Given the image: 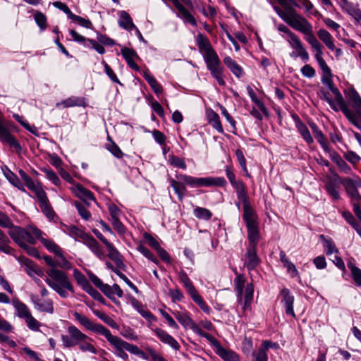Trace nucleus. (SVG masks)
<instances>
[{"mask_svg": "<svg viewBox=\"0 0 361 361\" xmlns=\"http://www.w3.org/2000/svg\"><path fill=\"white\" fill-rule=\"evenodd\" d=\"M277 15L295 30L302 33L305 40L310 44L313 51L317 53L323 49V46L317 40L313 33L312 24L302 16L298 13L296 10H290L289 14L282 12L281 8L273 6Z\"/></svg>", "mask_w": 361, "mask_h": 361, "instance_id": "f257e3e1", "label": "nucleus"}, {"mask_svg": "<svg viewBox=\"0 0 361 361\" xmlns=\"http://www.w3.org/2000/svg\"><path fill=\"white\" fill-rule=\"evenodd\" d=\"M105 338L115 349V355L124 360H127L128 359V355L126 353V350H127L130 353L137 355L145 360L166 361L161 354L157 352L149 345H146L145 347V349L147 351V353H145L137 345L129 343L118 336H113L110 331L107 335H106Z\"/></svg>", "mask_w": 361, "mask_h": 361, "instance_id": "f03ea898", "label": "nucleus"}, {"mask_svg": "<svg viewBox=\"0 0 361 361\" xmlns=\"http://www.w3.org/2000/svg\"><path fill=\"white\" fill-rule=\"evenodd\" d=\"M47 274L49 277L45 279V282L61 298L68 297L66 290L74 293L73 286L66 272L58 269H49L47 271Z\"/></svg>", "mask_w": 361, "mask_h": 361, "instance_id": "7ed1b4c3", "label": "nucleus"}, {"mask_svg": "<svg viewBox=\"0 0 361 361\" xmlns=\"http://www.w3.org/2000/svg\"><path fill=\"white\" fill-rule=\"evenodd\" d=\"M69 32L75 42L80 44H82L85 47L92 48L94 49L99 54H104L105 53L104 48L100 44L110 47H112L116 44L115 41L113 39L101 33L97 34V41H96L94 39L85 38L84 36L80 35L74 30H71Z\"/></svg>", "mask_w": 361, "mask_h": 361, "instance_id": "20e7f679", "label": "nucleus"}, {"mask_svg": "<svg viewBox=\"0 0 361 361\" xmlns=\"http://www.w3.org/2000/svg\"><path fill=\"white\" fill-rule=\"evenodd\" d=\"M338 179L339 183L343 185L346 192L350 197L355 214L361 221V209L360 205L361 195L357 190V188H361V179L360 178H356L355 179L350 178H338Z\"/></svg>", "mask_w": 361, "mask_h": 361, "instance_id": "39448f33", "label": "nucleus"}, {"mask_svg": "<svg viewBox=\"0 0 361 361\" xmlns=\"http://www.w3.org/2000/svg\"><path fill=\"white\" fill-rule=\"evenodd\" d=\"M245 279L244 276L236 273V277L234 279V287L238 298V302L243 305L244 312L250 308L254 293L252 283H247L245 287Z\"/></svg>", "mask_w": 361, "mask_h": 361, "instance_id": "423d86ee", "label": "nucleus"}, {"mask_svg": "<svg viewBox=\"0 0 361 361\" xmlns=\"http://www.w3.org/2000/svg\"><path fill=\"white\" fill-rule=\"evenodd\" d=\"M314 58L318 63L319 68L322 71V82L327 87L334 95H337L341 99V92L334 85L332 80V73L331 68L326 64L323 59V50L317 51L314 54Z\"/></svg>", "mask_w": 361, "mask_h": 361, "instance_id": "0eeeda50", "label": "nucleus"}, {"mask_svg": "<svg viewBox=\"0 0 361 361\" xmlns=\"http://www.w3.org/2000/svg\"><path fill=\"white\" fill-rule=\"evenodd\" d=\"M335 99H331L329 97H326V102L329 103L330 106L336 111L339 110L342 111L348 121L355 126H358V118L355 114V111L350 109L345 104V102L341 94V99H338L337 95H334Z\"/></svg>", "mask_w": 361, "mask_h": 361, "instance_id": "6e6552de", "label": "nucleus"}, {"mask_svg": "<svg viewBox=\"0 0 361 361\" xmlns=\"http://www.w3.org/2000/svg\"><path fill=\"white\" fill-rule=\"evenodd\" d=\"M8 235L19 247L25 246V243L34 245L36 243L35 238L28 231L13 224L9 228Z\"/></svg>", "mask_w": 361, "mask_h": 361, "instance_id": "1a4fd4ad", "label": "nucleus"}, {"mask_svg": "<svg viewBox=\"0 0 361 361\" xmlns=\"http://www.w3.org/2000/svg\"><path fill=\"white\" fill-rule=\"evenodd\" d=\"M67 331L68 335L61 336L63 345L66 348H72L78 345L85 339H90V337L73 325L69 326Z\"/></svg>", "mask_w": 361, "mask_h": 361, "instance_id": "9d476101", "label": "nucleus"}, {"mask_svg": "<svg viewBox=\"0 0 361 361\" xmlns=\"http://www.w3.org/2000/svg\"><path fill=\"white\" fill-rule=\"evenodd\" d=\"M173 6L178 11V16L181 18L185 23H188L193 26L197 25V21L190 11L183 6L185 4L190 8H193V4L191 0H171Z\"/></svg>", "mask_w": 361, "mask_h": 361, "instance_id": "9b49d317", "label": "nucleus"}, {"mask_svg": "<svg viewBox=\"0 0 361 361\" xmlns=\"http://www.w3.org/2000/svg\"><path fill=\"white\" fill-rule=\"evenodd\" d=\"M73 316L75 319L87 330L99 334L104 336H106V335H107L110 331L103 325L94 323L88 317L78 312H75L73 313Z\"/></svg>", "mask_w": 361, "mask_h": 361, "instance_id": "f8f14e48", "label": "nucleus"}, {"mask_svg": "<svg viewBox=\"0 0 361 361\" xmlns=\"http://www.w3.org/2000/svg\"><path fill=\"white\" fill-rule=\"evenodd\" d=\"M287 41L290 46L295 50V51H293L290 54L291 57H300L303 61L305 62L309 61V54L298 35H295L290 39H287Z\"/></svg>", "mask_w": 361, "mask_h": 361, "instance_id": "ddd939ff", "label": "nucleus"}, {"mask_svg": "<svg viewBox=\"0 0 361 361\" xmlns=\"http://www.w3.org/2000/svg\"><path fill=\"white\" fill-rule=\"evenodd\" d=\"M238 198L243 202V218L245 221L246 225L257 223V216L252 206L250 205L247 194H245Z\"/></svg>", "mask_w": 361, "mask_h": 361, "instance_id": "4468645a", "label": "nucleus"}, {"mask_svg": "<svg viewBox=\"0 0 361 361\" xmlns=\"http://www.w3.org/2000/svg\"><path fill=\"white\" fill-rule=\"evenodd\" d=\"M195 41L200 51L203 54L204 58L216 53L212 48L210 41L205 35L198 33L195 37Z\"/></svg>", "mask_w": 361, "mask_h": 361, "instance_id": "2eb2a0df", "label": "nucleus"}, {"mask_svg": "<svg viewBox=\"0 0 361 361\" xmlns=\"http://www.w3.org/2000/svg\"><path fill=\"white\" fill-rule=\"evenodd\" d=\"M30 298L37 310L51 314L54 313V308L51 299L42 300L35 295H31Z\"/></svg>", "mask_w": 361, "mask_h": 361, "instance_id": "dca6fc26", "label": "nucleus"}, {"mask_svg": "<svg viewBox=\"0 0 361 361\" xmlns=\"http://www.w3.org/2000/svg\"><path fill=\"white\" fill-rule=\"evenodd\" d=\"M339 4L344 12H346L357 21L361 20V10L357 4L348 0H340Z\"/></svg>", "mask_w": 361, "mask_h": 361, "instance_id": "f3484780", "label": "nucleus"}, {"mask_svg": "<svg viewBox=\"0 0 361 361\" xmlns=\"http://www.w3.org/2000/svg\"><path fill=\"white\" fill-rule=\"evenodd\" d=\"M280 295L282 297L281 302L286 308V314L291 315L295 317V314L293 310L294 297L290 294V290L288 288H283Z\"/></svg>", "mask_w": 361, "mask_h": 361, "instance_id": "a211bd4d", "label": "nucleus"}, {"mask_svg": "<svg viewBox=\"0 0 361 361\" xmlns=\"http://www.w3.org/2000/svg\"><path fill=\"white\" fill-rule=\"evenodd\" d=\"M226 176L229 180L231 185L235 188L237 197H239L245 194H247L245 186L244 183L239 180H235V176L232 170L227 166L226 169Z\"/></svg>", "mask_w": 361, "mask_h": 361, "instance_id": "6ab92c4d", "label": "nucleus"}, {"mask_svg": "<svg viewBox=\"0 0 361 361\" xmlns=\"http://www.w3.org/2000/svg\"><path fill=\"white\" fill-rule=\"evenodd\" d=\"M73 191L74 194L80 199H81L87 206H90L89 201H95L93 193L85 188L80 184L76 185L73 188Z\"/></svg>", "mask_w": 361, "mask_h": 361, "instance_id": "aec40b11", "label": "nucleus"}, {"mask_svg": "<svg viewBox=\"0 0 361 361\" xmlns=\"http://www.w3.org/2000/svg\"><path fill=\"white\" fill-rule=\"evenodd\" d=\"M121 53L125 59L128 66L133 70L139 72L140 67L135 63V59H140L137 53L132 49L123 47L121 50Z\"/></svg>", "mask_w": 361, "mask_h": 361, "instance_id": "412c9836", "label": "nucleus"}, {"mask_svg": "<svg viewBox=\"0 0 361 361\" xmlns=\"http://www.w3.org/2000/svg\"><path fill=\"white\" fill-rule=\"evenodd\" d=\"M245 266L248 270L255 269L260 263V259L257 255L256 246H250L247 248L246 255Z\"/></svg>", "mask_w": 361, "mask_h": 361, "instance_id": "4be33fe9", "label": "nucleus"}, {"mask_svg": "<svg viewBox=\"0 0 361 361\" xmlns=\"http://www.w3.org/2000/svg\"><path fill=\"white\" fill-rule=\"evenodd\" d=\"M154 333L156 336L159 338V340L169 345H170L173 349L178 350L180 348V345L177 342L176 339H174L171 335H169L166 331H164L161 329L157 328L154 329Z\"/></svg>", "mask_w": 361, "mask_h": 361, "instance_id": "5701e85b", "label": "nucleus"}, {"mask_svg": "<svg viewBox=\"0 0 361 361\" xmlns=\"http://www.w3.org/2000/svg\"><path fill=\"white\" fill-rule=\"evenodd\" d=\"M176 178L191 187H203L209 183L207 178H195L185 174L177 175Z\"/></svg>", "mask_w": 361, "mask_h": 361, "instance_id": "b1692460", "label": "nucleus"}, {"mask_svg": "<svg viewBox=\"0 0 361 361\" xmlns=\"http://www.w3.org/2000/svg\"><path fill=\"white\" fill-rule=\"evenodd\" d=\"M83 243L99 259H104L105 253L99 243L90 235L85 240Z\"/></svg>", "mask_w": 361, "mask_h": 361, "instance_id": "393cba45", "label": "nucleus"}, {"mask_svg": "<svg viewBox=\"0 0 361 361\" xmlns=\"http://www.w3.org/2000/svg\"><path fill=\"white\" fill-rule=\"evenodd\" d=\"M348 97L351 102L353 103V107L355 110V114L357 115L358 118V126L357 127L360 128H361V97L359 95L358 92L355 89H352L350 91Z\"/></svg>", "mask_w": 361, "mask_h": 361, "instance_id": "a878e982", "label": "nucleus"}, {"mask_svg": "<svg viewBox=\"0 0 361 361\" xmlns=\"http://www.w3.org/2000/svg\"><path fill=\"white\" fill-rule=\"evenodd\" d=\"M179 279L180 282L183 284L184 287L186 288L188 293L190 295L191 298H197V291L195 289V286H193L192 283L191 282L190 279L188 276L187 274L181 271L178 274Z\"/></svg>", "mask_w": 361, "mask_h": 361, "instance_id": "bb28decb", "label": "nucleus"}, {"mask_svg": "<svg viewBox=\"0 0 361 361\" xmlns=\"http://www.w3.org/2000/svg\"><path fill=\"white\" fill-rule=\"evenodd\" d=\"M18 132L17 127L11 121L6 120L0 112V135H10Z\"/></svg>", "mask_w": 361, "mask_h": 361, "instance_id": "cd10ccee", "label": "nucleus"}, {"mask_svg": "<svg viewBox=\"0 0 361 361\" xmlns=\"http://www.w3.org/2000/svg\"><path fill=\"white\" fill-rule=\"evenodd\" d=\"M108 250V257L114 262L118 268L124 267L122 256L118 250L110 242L105 245Z\"/></svg>", "mask_w": 361, "mask_h": 361, "instance_id": "c85d7f7f", "label": "nucleus"}, {"mask_svg": "<svg viewBox=\"0 0 361 361\" xmlns=\"http://www.w3.org/2000/svg\"><path fill=\"white\" fill-rule=\"evenodd\" d=\"M12 305L16 309L17 316L20 318L25 319L31 314L27 306L18 298L13 299Z\"/></svg>", "mask_w": 361, "mask_h": 361, "instance_id": "c756f323", "label": "nucleus"}, {"mask_svg": "<svg viewBox=\"0 0 361 361\" xmlns=\"http://www.w3.org/2000/svg\"><path fill=\"white\" fill-rule=\"evenodd\" d=\"M216 354L224 361H240L238 355L233 350L223 348L218 344Z\"/></svg>", "mask_w": 361, "mask_h": 361, "instance_id": "7c9ffc66", "label": "nucleus"}, {"mask_svg": "<svg viewBox=\"0 0 361 361\" xmlns=\"http://www.w3.org/2000/svg\"><path fill=\"white\" fill-rule=\"evenodd\" d=\"M176 319L185 328L192 329L195 324L189 314L185 312L176 311L173 312Z\"/></svg>", "mask_w": 361, "mask_h": 361, "instance_id": "2f4dec72", "label": "nucleus"}, {"mask_svg": "<svg viewBox=\"0 0 361 361\" xmlns=\"http://www.w3.org/2000/svg\"><path fill=\"white\" fill-rule=\"evenodd\" d=\"M207 69L210 73L223 68L221 66V61L216 53L204 58Z\"/></svg>", "mask_w": 361, "mask_h": 361, "instance_id": "473e14b6", "label": "nucleus"}, {"mask_svg": "<svg viewBox=\"0 0 361 361\" xmlns=\"http://www.w3.org/2000/svg\"><path fill=\"white\" fill-rule=\"evenodd\" d=\"M207 69L210 73L223 68L221 66V61L216 53L204 58Z\"/></svg>", "mask_w": 361, "mask_h": 361, "instance_id": "72a5a7b5", "label": "nucleus"}, {"mask_svg": "<svg viewBox=\"0 0 361 361\" xmlns=\"http://www.w3.org/2000/svg\"><path fill=\"white\" fill-rule=\"evenodd\" d=\"M280 260L283 263V267L286 268L288 273L290 274V277L294 278L298 275V271L295 266L289 260L283 251L279 253Z\"/></svg>", "mask_w": 361, "mask_h": 361, "instance_id": "f704fd0d", "label": "nucleus"}, {"mask_svg": "<svg viewBox=\"0 0 361 361\" xmlns=\"http://www.w3.org/2000/svg\"><path fill=\"white\" fill-rule=\"evenodd\" d=\"M319 39L331 51H334L335 45L331 35L324 29H320L317 32Z\"/></svg>", "mask_w": 361, "mask_h": 361, "instance_id": "c9c22d12", "label": "nucleus"}, {"mask_svg": "<svg viewBox=\"0 0 361 361\" xmlns=\"http://www.w3.org/2000/svg\"><path fill=\"white\" fill-rule=\"evenodd\" d=\"M338 176L337 178H335L334 180H331L328 181L326 184V189L328 192V193L334 199V200H339L340 199V195H339V179Z\"/></svg>", "mask_w": 361, "mask_h": 361, "instance_id": "e433bc0d", "label": "nucleus"}, {"mask_svg": "<svg viewBox=\"0 0 361 361\" xmlns=\"http://www.w3.org/2000/svg\"><path fill=\"white\" fill-rule=\"evenodd\" d=\"M67 233L75 240H81L82 243L90 234L84 232L75 226H69L66 228Z\"/></svg>", "mask_w": 361, "mask_h": 361, "instance_id": "4c0bfd02", "label": "nucleus"}, {"mask_svg": "<svg viewBox=\"0 0 361 361\" xmlns=\"http://www.w3.org/2000/svg\"><path fill=\"white\" fill-rule=\"evenodd\" d=\"M25 264L26 267V273L30 277L35 278V276H38L40 277L44 276V274L43 271L38 266H37L32 261L26 259L25 261Z\"/></svg>", "mask_w": 361, "mask_h": 361, "instance_id": "58836bf2", "label": "nucleus"}, {"mask_svg": "<svg viewBox=\"0 0 361 361\" xmlns=\"http://www.w3.org/2000/svg\"><path fill=\"white\" fill-rule=\"evenodd\" d=\"M118 25L121 27L128 30H131L133 28H136V26L134 25L130 15L125 11H122L120 13V20H118Z\"/></svg>", "mask_w": 361, "mask_h": 361, "instance_id": "ea45409f", "label": "nucleus"}, {"mask_svg": "<svg viewBox=\"0 0 361 361\" xmlns=\"http://www.w3.org/2000/svg\"><path fill=\"white\" fill-rule=\"evenodd\" d=\"M224 63L237 78H240L243 75V70L242 67L230 56L225 57L224 59Z\"/></svg>", "mask_w": 361, "mask_h": 361, "instance_id": "a19ab883", "label": "nucleus"}, {"mask_svg": "<svg viewBox=\"0 0 361 361\" xmlns=\"http://www.w3.org/2000/svg\"><path fill=\"white\" fill-rule=\"evenodd\" d=\"M246 226L247 228L250 246H256L259 240V229L257 223Z\"/></svg>", "mask_w": 361, "mask_h": 361, "instance_id": "79ce46f5", "label": "nucleus"}, {"mask_svg": "<svg viewBox=\"0 0 361 361\" xmlns=\"http://www.w3.org/2000/svg\"><path fill=\"white\" fill-rule=\"evenodd\" d=\"M0 140L3 144L8 145L11 149L17 154H20L22 151L21 145L15 137H0Z\"/></svg>", "mask_w": 361, "mask_h": 361, "instance_id": "37998d69", "label": "nucleus"}, {"mask_svg": "<svg viewBox=\"0 0 361 361\" xmlns=\"http://www.w3.org/2000/svg\"><path fill=\"white\" fill-rule=\"evenodd\" d=\"M181 180H176L174 179H169V183L171 186L173 188L175 192L178 195V197L180 200H182L185 195L186 188L185 185L180 182Z\"/></svg>", "mask_w": 361, "mask_h": 361, "instance_id": "c03bdc74", "label": "nucleus"}, {"mask_svg": "<svg viewBox=\"0 0 361 361\" xmlns=\"http://www.w3.org/2000/svg\"><path fill=\"white\" fill-rule=\"evenodd\" d=\"M143 75L154 93L159 94L162 92L161 85L157 81L154 77L152 75L149 71H145Z\"/></svg>", "mask_w": 361, "mask_h": 361, "instance_id": "a18cd8bd", "label": "nucleus"}, {"mask_svg": "<svg viewBox=\"0 0 361 361\" xmlns=\"http://www.w3.org/2000/svg\"><path fill=\"white\" fill-rule=\"evenodd\" d=\"M331 157L332 161L336 164V165L343 172L345 173H350L351 171L350 167L338 153L333 152L331 154Z\"/></svg>", "mask_w": 361, "mask_h": 361, "instance_id": "49530a36", "label": "nucleus"}, {"mask_svg": "<svg viewBox=\"0 0 361 361\" xmlns=\"http://www.w3.org/2000/svg\"><path fill=\"white\" fill-rule=\"evenodd\" d=\"M41 243L49 252L54 253L55 255H61L62 250L52 240L44 238H41Z\"/></svg>", "mask_w": 361, "mask_h": 361, "instance_id": "de8ad7c7", "label": "nucleus"}, {"mask_svg": "<svg viewBox=\"0 0 361 361\" xmlns=\"http://www.w3.org/2000/svg\"><path fill=\"white\" fill-rule=\"evenodd\" d=\"M61 105L63 106V107L68 108V107H73V106H85V101L83 97H69L65 100H63L61 103ZM60 104H57V106H59Z\"/></svg>", "mask_w": 361, "mask_h": 361, "instance_id": "09e8293b", "label": "nucleus"}, {"mask_svg": "<svg viewBox=\"0 0 361 361\" xmlns=\"http://www.w3.org/2000/svg\"><path fill=\"white\" fill-rule=\"evenodd\" d=\"M108 137V142L105 144V148L110 152L115 157L121 159L123 153L119 147L112 140L111 137Z\"/></svg>", "mask_w": 361, "mask_h": 361, "instance_id": "8fccbe9b", "label": "nucleus"}, {"mask_svg": "<svg viewBox=\"0 0 361 361\" xmlns=\"http://www.w3.org/2000/svg\"><path fill=\"white\" fill-rule=\"evenodd\" d=\"M10 240L0 229V250L6 254H11L13 249L8 245Z\"/></svg>", "mask_w": 361, "mask_h": 361, "instance_id": "3c124183", "label": "nucleus"}, {"mask_svg": "<svg viewBox=\"0 0 361 361\" xmlns=\"http://www.w3.org/2000/svg\"><path fill=\"white\" fill-rule=\"evenodd\" d=\"M348 267L351 271L352 277L355 283V284L358 286H361V269L357 267L353 263L348 262Z\"/></svg>", "mask_w": 361, "mask_h": 361, "instance_id": "603ef678", "label": "nucleus"}, {"mask_svg": "<svg viewBox=\"0 0 361 361\" xmlns=\"http://www.w3.org/2000/svg\"><path fill=\"white\" fill-rule=\"evenodd\" d=\"M74 205L76 207L80 216L85 220L87 221L90 219V212L87 210L88 207L85 203H81L79 202H75Z\"/></svg>", "mask_w": 361, "mask_h": 361, "instance_id": "864d4df0", "label": "nucleus"}, {"mask_svg": "<svg viewBox=\"0 0 361 361\" xmlns=\"http://www.w3.org/2000/svg\"><path fill=\"white\" fill-rule=\"evenodd\" d=\"M93 340L90 338V339H85L83 341H82L80 343H79L78 345L79 346V348L82 352H90L93 354H96L97 353V349L91 343Z\"/></svg>", "mask_w": 361, "mask_h": 361, "instance_id": "5fc2aeb1", "label": "nucleus"}, {"mask_svg": "<svg viewBox=\"0 0 361 361\" xmlns=\"http://www.w3.org/2000/svg\"><path fill=\"white\" fill-rule=\"evenodd\" d=\"M194 215L198 219L209 220L212 217V214L206 208L197 207L194 209Z\"/></svg>", "mask_w": 361, "mask_h": 361, "instance_id": "6e6d98bb", "label": "nucleus"}, {"mask_svg": "<svg viewBox=\"0 0 361 361\" xmlns=\"http://www.w3.org/2000/svg\"><path fill=\"white\" fill-rule=\"evenodd\" d=\"M31 190L35 192L37 198L39 201V205L46 203L49 201L46 192L42 190V188L39 185H37L35 187L31 189Z\"/></svg>", "mask_w": 361, "mask_h": 361, "instance_id": "4d7b16f0", "label": "nucleus"}, {"mask_svg": "<svg viewBox=\"0 0 361 361\" xmlns=\"http://www.w3.org/2000/svg\"><path fill=\"white\" fill-rule=\"evenodd\" d=\"M13 117L21 124L27 130L32 134H35L36 128L34 126H30L29 123L21 116L14 114Z\"/></svg>", "mask_w": 361, "mask_h": 361, "instance_id": "13d9d810", "label": "nucleus"}, {"mask_svg": "<svg viewBox=\"0 0 361 361\" xmlns=\"http://www.w3.org/2000/svg\"><path fill=\"white\" fill-rule=\"evenodd\" d=\"M73 276L78 283L81 286L83 289L90 284V282L87 281L85 275L77 269L73 270Z\"/></svg>", "mask_w": 361, "mask_h": 361, "instance_id": "bf43d9fd", "label": "nucleus"}, {"mask_svg": "<svg viewBox=\"0 0 361 361\" xmlns=\"http://www.w3.org/2000/svg\"><path fill=\"white\" fill-rule=\"evenodd\" d=\"M169 162L174 167L180 168L183 170L186 169L187 166L183 159L179 158L175 155H170L169 157Z\"/></svg>", "mask_w": 361, "mask_h": 361, "instance_id": "052dcab7", "label": "nucleus"}, {"mask_svg": "<svg viewBox=\"0 0 361 361\" xmlns=\"http://www.w3.org/2000/svg\"><path fill=\"white\" fill-rule=\"evenodd\" d=\"M39 207L43 212V214L49 219L52 220L54 219L55 216V212L53 210L49 202L48 201L46 203H44L41 205H39Z\"/></svg>", "mask_w": 361, "mask_h": 361, "instance_id": "680f3d73", "label": "nucleus"}, {"mask_svg": "<svg viewBox=\"0 0 361 361\" xmlns=\"http://www.w3.org/2000/svg\"><path fill=\"white\" fill-rule=\"evenodd\" d=\"M35 20L41 30H44L47 28V18L41 12H36L34 16Z\"/></svg>", "mask_w": 361, "mask_h": 361, "instance_id": "e2e57ef3", "label": "nucleus"}, {"mask_svg": "<svg viewBox=\"0 0 361 361\" xmlns=\"http://www.w3.org/2000/svg\"><path fill=\"white\" fill-rule=\"evenodd\" d=\"M70 19L76 21L80 26L87 29L91 28L92 26V22L89 19L84 18L75 14L71 15Z\"/></svg>", "mask_w": 361, "mask_h": 361, "instance_id": "0e129e2a", "label": "nucleus"}, {"mask_svg": "<svg viewBox=\"0 0 361 361\" xmlns=\"http://www.w3.org/2000/svg\"><path fill=\"white\" fill-rule=\"evenodd\" d=\"M6 177L9 180V182L15 187L18 188L20 190H25L21 182L13 172L9 171L8 173H6Z\"/></svg>", "mask_w": 361, "mask_h": 361, "instance_id": "69168bd1", "label": "nucleus"}, {"mask_svg": "<svg viewBox=\"0 0 361 361\" xmlns=\"http://www.w3.org/2000/svg\"><path fill=\"white\" fill-rule=\"evenodd\" d=\"M137 250L141 252L145 257L147 259L152 260L155 264L158 263V259L154 257L153 253L147 249L145 246L143 245H139L137 246Z\"/></svg>", "mask_w": 361, "mask_h": 361, "instance_id": "338daca9", "label": "nucleus"}, {"mask_svg": "<svg viewBox=\"0 0 361 361\" xmlns=\"http://www.w3.org/2000/svg\"><path fill=\"white\" fill-rule=\"evenodd\" d=\"M25 321L30 329L39 331L41 324L31 314L25 319Z\"/></svg>", "mask_w": 361, "mask_h": 361, "instance_id": "774afa93", "label": "nucleus"}]
</instances>
